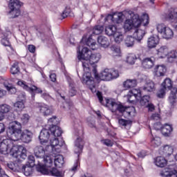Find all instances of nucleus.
<instances>
[{
  "mask_svg": "<svg viewBox=\"0 0 177 177\" xmlns=\"http://www.w3.org/2000/svg\"><path fill=\"white\" fill-rule=\"evenodd\" d=\"M145 32L144 30L137 29L133 33V37L136 38L138 41H142L145 37Z\"/></svg>",
  "mask_w": 177,
  "mask_h": 177,
  "instance_id": "obj_39",
  "label": "nucleus"
},
{
  "mask_svg": "<svg viewBox=\"0 0 177 177\" xmlns=\"http://www.w3.org/2000/svg\"><path fill=\"white\" fill-rule=\"evenodd\" d=\"M10 73L13 75L17 74L18 73H20V68L19 67V62H15L11 68H10Z\"/></svg>",
  "mask_w": 177,
  "mask_h": 177,
  "instance_id": "obj_44",
  "label": "nucleus"
},
{
  "mask_svg": "<svg viewBox=\"0 0 177 177\" xmlns=\"http://www.w3.org/2000/svg\"><path fill=\"white\" fill-rule=\"evenodd\" d=\"M154 70L157 77H164L167 73V68L164 65H157Z\"/></svg>",
  "mask_w": 177,
  "mask_h": 177,
  "instance_id": "obj_28",
  "label": "nucleus"
},
{
  "mask_svg": "<svg viewBox=\"0 0 177 177\" xmlns=\"http://www.w3.org/2000/svg\"><path fill=\"white\" fill-rule=\"evenodd\" d=\"M104 28L102 26L98 25L95 26L93 28V34L94 35H99V34H102L103 32Z\"/></svg>",
  "mask_w": 177,
  "mask_h": 177,
  "instance_id": "obj_49",
  "label": "nucleus"
},
{
  "mask_svg": "<svg viewBox=\"0 0 177 177\" xmlns=\"http://www.w3.org/2000/svg\"><path fill=\"white\" fill-rule=\"evenodd\" d=\"M161 87L166 91H171L172 88V80L169 78H167L161 84Z\"/></svg>",
  "mask_w": 177,
  "mask_h": 177,
  "instance_id": "obj_36",
  "label": "nucleus"
},
{
  "mask_svg": "<svg viewBox=\"0 0 177 177\" xmlns=\"http://www.w3.org/2000/svg\"><path fill=\"white\" fill-rule=\"evenodd\" d=\"M151 121H158L160 120V114L158 113H153L150 117Z\"/></svg>",
  "mask_w": 177,
  "mask_h": 177,
  "instance_id": "obj_63",
  "label": "nucleus"
},
{
  "mask_svg": "<svg viewBox=\"0 0 177 177\" xmlns=\"http://www.w3.org/2000/svg\"><path fill=\"white\" fill-rule=\"evenodd\" d=\"M66 80L69 85V96H75V95H77V89H75V84L74 83V81H73V79L70 77H67Z\"/></svg>",
  "mask_w": 177,
  "mask_h": 177,
  "instance_id": "obj_20",
  "label": "nucleus"
},
{
  "mask_svg": "<svg viewBox=\"0 0 177 177\" xmlns=\"http://www.w3.org/2000/svg\"><path fill=\"white\" fill-rule=\"evenodd\" d=\"M138 57H136L134 54H131L127 57V63L129 64H135V61L137 60Z\"/></svg>",
  "mask_w": 177,
  "mask_h": 177,
  "instance_id": "obj_51",
  "label": "nucleus"
},
{
  "mask_svg": "<svg viewBox=\"0 0 177 177\" xmlns=\"http://www.w3.org/2000/svg\"><path fill=\"white\" fill-rule=\"evenodd\" d=\"M138 85V81L136 79H128L123 82V86L125 89H130L131 88H135Z\"/></svg>",
  "mask_w": 177,
  "mask_h": 177,
  "instance_id": "obj_29",
  "label": "nucleus"
},
{
  "mask_svg": "<svg viewBox=\"0 0 177 177\" xmlns=\"http://www.w3.org/2000/svg\"><path fill=\"white\" fill-rule=\"evenodd\" d=\"M10 106L3 104L0 105V112L3 113V114H6V113H9L10 111Z\"/></svg>",
  "mask_w": 177,
  "mask_h": 177,
  "instance_id": "obj_46",
  "label": "nucleus"
},
{
  "mask_svg": "<svg viewBox=\"0 0 177 177\" xmlns=\"http://www.w3.org/2000/svg\"><path fill=\"white\" fill-rule=\"evenodd\" d=\"M80 168V160H77L76 162L74 164L73 167L71 168V171L73 172L77 171V170Z\"/></svg>",
  "mask_w": 177,
  "mask_h": 177,
  "instance_id": "obj_64",
  "label": "nucleus"
},
{
  "mask_svg": "<svg viewBox=\"0 0 177 177\" xmlns=\"http://www.w3.org/2000/svg\"><path fill=\"white\" fill-rule=\"evenodd\" d=\"M8 167L11 171H17V163L10 162L8 164Z\"/></svg>",
  "mask_w": 177,
  "mask_h": 177,
  "instance_id": "obj_59",
  "label": "nucleus"
},
{
  "mask_svg": "<svg viewBox=\"0 0 177 177\" xmlns=\"http://www.w3.org/2000/svg\"><path fill=\"white\" fill-rule=\"evenodd\" d=\"M113 37L115 39V42L116 44H121V42H122V40L124 39V35H122V34H121L118 32L115 34Z\"/></svg>",
  "mask_w": 177,
  "mask_h": 177,
  "instance_id": "obj_48",
  "label": "nucleus"
},
{
  "mask_svg": "<svg viewBox=\"0 0 177 177\" xmlns=\"http://www.w3.org/2000/svg\"><path fill=\"white\" fill-rule=\"evenodd\" d=\"M177 60V52L171 50L167 54V62L169 63H174Z\"/></svg>",
  "mask_w": 177,
  "mask_h": 177,
  "instance_id": "obj_37",
  "label": "nucleus"
},
{
  "mask_svg": "<svg viewBox=\"0 0 177 177\" xmlns=\"http://www.w3.org/2000/svg\"><path fill=\"white\" fill-rule=\"evenodd\" d=\"M110 72H111V80H114L120 77V73H118V71L114 70V69H110Z\"/></svg>",
  "mask_w": 177,
  "mask_h": 177,
  "instance_id": "obj_54",
  "label": "nucleus"
},
{
  "mask_svg": "<svg viewBox=\"0 0 177 177\" xmlns=\"http://www.w3.org/2000/svg\"><path fill=\"white\" fill-rule=\"evenodd\" d=\"M125 46L127 48H132L135 45V37L132 36H127L124 39Z\"/></svg>",
  "mask_w": 177,
  "mask_h": 177,
  "instance_id": "obj_41",
  "label": "nucleus"
},
{
  "mask_svg": "<svg viewBox=\"0 0 177 177\" xmlns=\"http://www.w3.org/2000/svg\"><path fill=\"white\" fill-rule=\"evenodd\" d=\"M75 153L77 154V157H80V154L82 153V149H84V140L81 138H77L75 142Z\"/></svg>",
  "mask_w": 177,
  "mask_h": 177,
  "instance_id": "obj_19",
  "label": "nucleus"
},
{
  "mask_svg": "<svg viewBox=\"0 0 177 177\" xmlns=\"http://www.w3.org/2000/svg\"><path fill=\"white\" fill-rule=\"evenodd\" d=\"M155 62L156 59H154V57H147L142 60V64L144 68H151L154 66Z\"/></svg>",
  "mask_w": 177,
  "mask_h": 177,
  "instance_id": "obj_23",
  "label": "nucleus"
},
{
  "mask_svg": "<svg viewBox=\"0 0 177 177\" xmlns=\"http://www.w3.org/2000/svg\"><path fill=\"white\" fill-rule=\"evenodd\" d=\"M17 85H19V86H21L22 88H24V89H26V91H28V92H35L36 93H42V91L41 90V88L35 86H32V87H30L28 86V85H27L26 82L19 81L17 82Z\"/></svg>",
  "mask_w": 177,
  "mask_h": 177,
  "instance_id": "obj_16",
  "label": "nucleus"
},
{
  "mask_svg": "<svg viewBox=\"0 0 177 177\" xmlns=\"http://www.w3.org/2000/svg\"><path fill=\"white\" fill-rule=\"evenodd\" d=\"M29 120H30V115H28V114L27 113L23 114L22 116L21 117V120L24 124H27Z\"/></svg>",
  "mask_w": 177,
  "mask_h": 177,
  "instance_id": "obj_60",
  "label": "nucleus"
},
{
  "mask_svg": "<svg viewBox=\"0 0 177 177\" xmlns=\"http://www.w3.org/2000/svg\"><path fill=\"white\" fill-rule=\"evenodd\" d=\"M4 86L7 89V91H8V92L11 93V95L15 94V93L17 91L16 88L10 84L9 85L4 84Z\"/></svg>",
  "mask_w": 177,
  "mask_h": 177,
  "instance_id": "obj_57",
  "label": "nucleus"
},
{
  "mask_svg": "<svg viewBox=\"0 0 177 177\" xmlns=\"http://www.w3.org/2000/svg\"><path fill=\"white\" fill-rule=\"evenodd\" d=\"M48 124L50 127H55V125H57V117L56 116H53L52 118L48 119Z\"/></svg>",
  "mask_w": 177,
  "mask_h": 177,
  "instance_id": "obj_53",
  "label": "nucleus"
},
{
  "mask_svg": "<svg viewBox=\"0 0 177 177\" xmlns=\"http://www.w3.org/2000/svg\"><path fill=\"white\" fill-rule=\"evenodd\" d=\"M97 96L98 100L102 106H106L109 107L112 113H115L116 114H120V115H124V117H133L135 115V107H127L122 104L121 102H115L113 99H103V95L100 91L97 92Z\"/></svg>",
  "mask_w": 177,
  "mask_h": 177,
  "instance_id": "obj_2",
  "label": "nucleus"
},
{
  "mask_svg": "<svg viewBox=\"0 0 177 177\" xmlns=\"http://www.w3.org/2000/svg\"><path fill=\"white\" fill-rule=\"evenodd\" d=\"M17 145H13V140L4 139L0 142V153L17 157Z\"/></svg>",
  "mask_w": 177,
  "mask_h": 177,
  "instance_id": "obj_4",
  "label": "nucleus"
},
{
  "mask_svg": "<svg viewBox=\"0 0 177 177\" xmlns=\"http://www.w3.org/2000/svg\"><path fill=\"white\" fill-rule=\"evenodd\" d=\"M45 165H41L38 167V172H41L43 175H49L50 176H56V177H62L63 176V172L59 171L57 169L53 167L52 169L49 170Z\"/></svg>",
  "mask_w": 177,
  "mask_h": 177,
  "instance_id": "obj_9",
  "label": "nucleus"
},
{
  "mask_svg": "<svg viewBox=\"0 0 177 177\" xmlns=\"http://www.w3.org/2000/svg\"><path fill=\"white\" fill-rule=\"evenodd\" d=\"M99 60H100L99 54H97V55L91 54V55H90V57L88 59V65L90 66V68H91V66H93V64L97 63V62H99Z\"/></svg>",
  "mask_w": 177,
  "mask_h": 177,
  "instance_id": "obj_38",
  "label": "nucleus"
},
{
  "mask_svg": "<svg viewBox=\"0 0 177 177\" xmlns=\"http://www.w3.org/2000/svg\"><path fill=\"white\" fill-rule=\"evenodd\" d=\"M28 165H26L22 166L21 171L26 175V176H30L31 174H32V167H37V170L38 171V168L39 167H42V164H41L40 160H35V158L34 156L30 155L28 157Z\"/></svg>",
  "mask_w": 177,
  "mask_h": 177,
  "instance_id": "obj_6",
  "label": "nucleus"
},
{
  "mask_svg": "<svg viewBox=\"0 0 177 177\" xmlns=\"http://www.w3.org/2000/svg\"><path fill=\"white\" fill-rule=\"evenodd\" d=\"M34 154L36 157L35 161H40V164H42V161H44V165L48 168H50L53 165V159L50 156H45V149L42 146H37L34 149Z\"/></svg>",
  "mask_w": 177,
  "mask_h": 177,
  "instance_id": "obj_5",
  "label": "nucleus"
},
{
  "mask_svg": "<svg viewBox=\"0 0 177 177\" xmlns=\"http://www.w3.org/2000/svg\"><path fill=\"white\" fill-rule=\"evenodd\" d=\"M149 15L146 13L142 15V20H140L139 15L131 12V19L125 21L124 28L127 31H130V30H132L133 27L138 28L140 25L146 27L147 26H149Z\"/></svg>",
  "mask_w": 177,
  "mask_h": 177,
  "instance_id": "obj_3",
  "label": "nucleus"
},
{
  "mask_svg": "<svg viewBox=\"0 0 177 177\" xmlns=\"http://www.w3.org/2000/svg\"><path fill=\"white\" fill-rule=\"evenodd\" d=\"M73 106H74V104H73L71 100H68L64 104V109H66V110H71Z\"/></svg>",
  "mask_w": 177,
  "mask_h": 177,
  "instance_id": "obj_55",
  "label": "nucleus"
},
{
  "mask_svg": "<svg viewBox=\"0 0 177 177\" xmlns=\"http://www.w3.org/2000/svg\"><path fill=\"white\" fill-rule=\"evenodd\" d=\"M161 133L164 136H169L171 135V131H172V126L165 124L161 128Z\"/></svg>",
  "mask_w": 177,
  "mask_h": 177,
  "instance_id": "obj_35",
  "label": "nucleus"
},
{
  "mask_svg": "<svg viewBox=\"0 0 177 177\" xmlns=\"http://www.w3.org/2000/svg\"><path fill=\"white\" fill-rule=\"evenodd\" d=\"M151 145V146H153V147H158V146L161 145V138H160L159 137H154L152 135Z\"/></svg>",
  "mask_w": 177,
  "mask_h": 177,
  "instance_id": "obj_45",
  "label": "nucleus"
},
{
  "mask_svg": "<svg viewBox=\"0 0 177 177\" xmlns=\"http://www.w3.org/2000/svg\"><path fill=\"white\" fill-rule=\"evenodd\" d=\"M21 132V123L17 121H14L10 123L8 129L7 131V135L9 138H11L12 140H15L20 136L19 134Z\"/></svg>",
  "mask_w": 177,
  "mask_h": 177,
  "instance_id": "obj_7",
  "label": "nucleus"
},
{
  "mask_svg": "<svg viewBox=\"0 0 177 177\" xmlns=\"http://www.w3.org/2000/svg\"><path fill=\"white\" fill-rule=\"evenodd\" d=\"M119 127L123 129H131L132 120L120 118L118 120Z\"/></svg>",
  "mask_w": 177,
  "mask_h": 177,
  "instance_id": "obj_24",
  "label": "nucleus"
},
{
  "mask_svg": "<svg viewBox=\"0 0 177 177\" xmlns=\"http://www.w3.org/2000/svg\"><path fill=\"white\" fill-rule=\"evenodd\" d=\"M50 136V129H43L39 134V139L40 140V142L41 145L43 143H47V142L49 140V138Z\"/></svg>",
  "mask_w": 177,
  "mask_h": 177,
  "instance_id": "obj_17",
  "label": "nucleus"
},
{
  "mask_svg": "<svg viewBox=\"0 0 177 177\" xmlns=\"http://www.w3.org/2000/svg\"><path fill=\"white\" fill-rule=\"evenodd\" d=\"M168 53H169L168 47H167L165 46H161L157 50V54L162 59L164 57H167V56H168Z\"/></svg>",
  "mask_w": 177,
  "mask_h": 177,
  "instance_id": "obj_32",
  "label": "nucleus"
},
{
  "mask_svg": "<svg viewBox=\"0 0 177 177\" xmlns=\"http://www.w3.org/2000/svg\"><path fill=\"white\" fill-rule=\"evenodd\" d=\"M71 10L69 8H66L65 10L61 15L62 19H66L68 15H70Z\"/></svg>",
  "mask_w": 177,
  "mask_h": 177,
  "instance_id": "obj_61",
  "label": "nucleus"
},
{
  "mask_svg": "<svg viewBox=\"0 0 177 177\" xmlns=\"http://www.w3.org/2000/svg\"><path fill=\"white\" fill-rule=\"evenodd\" d=\"M81 46H79V53L77 54V59L79 60H83L82 66L84 71L86 73L83 75L82 82L88 86L89 89L91 92H96V86H95V80L93 77H91V66H89V57L92 55V51H91L88 48L84 47L82 51H80Z\"/></svg>",
  "mask_w": 177,
  "mask_h": 177,
  "instance_id": "obj_1",
  "label": "nucleus"
},
{
  "mask_svg": "<svg viewBox=\"0 0 177 177\" xmlns=\"http://www.w3.org/2000/svg\"><path fill=\"white\" fill-rule=\"evenodd\" d=\"M49 129L51 135L55 136V138H59V136H62V134L63 133L62 129L57 125L49 127Z\"/></svg>",
  "mask_w": 177,
  "mask_h": 177,
  "instance_id": "obj_27",
  "label": "nucleus"
},
{
  "mask_svg": "<svg viewBox=\"0 0 177 177\" xmlns=\"http://www.w3.org/2000/svg\"><path fill=\"white\" fill-rule=\"evenodd\" d=\"M87 46H95V45H96V41L92 39L91 37H89L86 42Z\"/></svg>",
  "mask_w": 177,
  "mask_h": 177,
  "instance_id": "obj_58",
  "label": "nucleus"
},
{
  "mask_svg": "<svg viewBox=\"0 0 177 177\" xmlns=\"http://www.w3.org/2000/svg\"><path fill=\"white\" fill-rule=\"evenodd\" d=\"M102 142L104 145H105V146H107L108 147H111L113 145H114L112 140L109 139H105Z\"/></svg>",
  "mask_w": 177,
  "mask_h": 177,
  "instance_id": "obj_62",
  "label": "nucleus"
},
{
  "mask_svg": "<svg viewBox=\"0 0 177 177\" xmlns=\"http://www.w3.org/2000/svg\"><path fill=\"white\" fill-rule=\"evenodd\" d=\"M171 93L169 97V102L171 106V107H174V105L175 103H176V93H177V88L176 87H171Z\"/></svg>",
  "mask_w": 177,
  "mask_h": 177,
  "instance_id": "obj_26",
  "label": "nucleus"
},
{
  "mask_svg": "<svg viewBox=\"0 0 177 177\" xmlns=\"http://www.w3.org/2000/svg\"><path fill=\"white\" fill-rule=\"evenodd\" d=\"M142 97V93L140 90L133 88L129 91V94L127 95V99L129 102H135V100H139Z\"/></svg>",
  "mask_w": 177,
  "mask_h": 177,
  "instance_id": "obj_14",
  "label": "nucleus"
},
{
  "mask_svg": "<svg viewBox=\"0 0 177 177\" xmlns=\"http://www.w3.org/2000/svg\"><path fill=\"white\" fill-rule=\"evenodd\" d=\"M160 175L162 177H169L171 175V171L169 169H164L162 171H160Z\"/></svg>",
  "mask_w": 177,
  "mask_h": 177,
  "instance_id": "obj_56",
  "label": "nucleus"
},
{
  "mask_svg": "<svg viewBox=\"0 0 177 177\" xmlns=\"http://www.w3.org/2000/svg\"><path fill=\"white\" fill-rule=\"evenodd\" d=\"M105 32L109 37H114L117 34V27L110 25L105 28Z\"/></svg>",
  "mask_w": 177,
  "mask_h": 177,
  "instance_id": "obj_31",
  "label": "nucleus"
},
{
  "mask_svg": "<svg viewBox=\"0 0 177 177\" xmlns=\"http://www.w3.org/2000/svg\"><path fill=\"white\" fill-rule=\"evenodd\" d=\"M165 92H167V90H165L164 88L161 87L156 93L157 97H159V99L164 98L165 97Z\"/></svg>",
  "mask_w": 177,
  "mask_h": 177,
  "instance_id": "obj_52",
  "label": "nucleus"
},
{
  "mask_svg": "<svg viewBox=\"0 0 177 177\" xmlns=\"http://www.w3.org/2000/svg\"><path fill=\"white\" fill-rule=\"evenodd\" d=\"M17 140H21L24 143H30L32 140V132L28 129L21 131L19 137H17L14 142H17Z\"/></svg>",
  "mask_w": 177,
  "mask_h": 177,
  "instance_id": "obj_12",
  "label": "nucleus"
},
{
  "mask_svg": "<svg viewBox=\"0 0 177 177\" xmlns=\"http://www.w3.org/2000/svg\"><path fill=\"white\" fill-rule=\"evenodd\" d=\"M37 109L44 117H48L53 114V109L48 104H41L37 106Z\"/></svg>",
  "mask_w": 177,
  "mask_h": 177,
  "instance_id": "obj_13",
  "label": "nucleus"
},
{
  "mask_svg": "<svg viewBox=\"0 0 177 177\" xmlns=\"http://www.w3.org/2000/svg\"><path fill=\"white\" fill-rule=\"evenodd\" d=\"M111 50L112 51L113 56H121V49L118 47V46H112L111 47Z\"/></svg>",
  "mask_w": 177,
  "mask_h": 177,
  "instance_id": "obj_43",
  "label": "nucleus"
},
{
  "mask_svg": "<svg viewBox=\"0 0 177 177\" xmlns=\"http://www.w3.org/2000/svg\"><path fill=\"white\" fill-rule=\"evenodd\" d=\"M150 102V96L149 95H144L142 97H141L140 100V103L141 106H147L149 104Z\"/></svg>",
  "mask_w": 177,
  "mask_h": 177,
  "instance_id": "obj_47",
  "label": "nucleus"
},
{
  "mask_svg": "<svg viewBox=\"0 0 177 177\" xmlns=\"http://www.w3.org/2000/svg\"><path fill=\"white\" fill-rule=\"evenodd\" d=\"M97 42L101 45L102 48H109L110 46V41L109 39L104 36H100L97 38Z\"/></svg>",
  "mask_w": 177,
  "mask_h": 177,
  "instance_id": "obj_30",
  "label": "nucleus"
},
{
  "mask_svg": "<svg viewBox=\"0 0 177 177\" xmlns=\"http://www.w3.org/2000/svg\"><path fill=\"white\" fill-rule=\"evenodd\" d=\"M93 71L97 81H99V80H101L102 81H111V72L110 71V69L106 68L99 75L96 73V68H93Z\"/></svg>",
  "mask_w": 177,
  "mask_h": 177,
  "instance_id": "obj_11",
  "label": "nucleus"
},
{
  "mask_svg": "<svg viewBox=\"0 0 177 177\" xmlns=\"http://www.w3.org/2000/svg\"><path fill=\"white\" fill-rule=\"evenodd\" d=\"M54 164L55 167L62 168V167H63V164H64V158H63V156H56L55 159L54 160Z\"/></svg>",
  "mask_w": 177,
  "mask_h": 177,
  "instance_id": "obj_40",
  "label": "nucleus"
},
{
  "mask_svg": "<svg viewBox=\"0 0 177 177\" xmlns=\"http://www.w3.org/2000/svg\"><path fill=\"white\" fill-rule=\"evenodd\" d=\"M166 19L171 22L176 21L177 12L174 8H171L169 10L167 15H166Z\"/></svg>",
  "mask_w": 177,
  "mask_h": 177,
  "instance_id": "obj_25",
  "label": "nucleus"
},
{
  "mask_svg": "<svg viewBox=\"0 0 177 177\" xmlns=\"http://www.w3.org/2000/svg\"><path fill=\"white\" fill-rule=\"evenodd\" d=\"M157 30L160 32L165 39H171L174 37L172 30L167 27L165 24H160L157 26Z\"/></svg>",
  "mask_w": 177,
  "mask_h": 177,
  "instance_id": "obj_10",
  "label": "nucleus"
},
{
  "mask_svg": "<svg viewBox=\"0 0 177 177\" xmlns=\"http://www.w3.org/2000/svg\"><path fill=\"white\" fill-rule=\"evenodd\" d=\"M17 157H14V158H18V160H19L20 161H21V160H26L27 158V155H26V153L19 151V146H17Z\"/></svg>",
  "mask_w": 177,
  "mask_h": 177,
  "instance_id": "obj_50",
  "label": "nucleus"
},
{
  "mask_svg": "<svg viewBox=\"0 0 177 177\" xmlns=\"http://www.w3.org/2000/svg\"><path fill=\"white\" fill-rule=\"evenodd\" d=\"M160 42V37L158 35L151 36L147 40V46L149 49H153L158 45Z\"/></svg>",
  "mask_w": 177,
  "mask_h": 177,
  "instance_id": "obj_18",
  "label": "nucleus"
},
{
  "mask_svg": "<svg viewBox=\"0 0 177 177\" xmlns=\"http://www.w3.org/2000/svg\"><path fill=\"white\" fill-rule=\"evenodd\" d=\"M122 17H124V15L122 13L119 12L113 15H108L106 17H105V21L111 20L113 23H116L117 24H120V23H122Z\"/></svg>",
  "mask_w": 177,
  "mask_h": 177,
  "instance_id": "obj_15",
  "label": "nucleus"
},
{
  "mask_svg": "<svg viewBox=\"0 0 177 177\" xmlns=\"http://www.w3.org/2000/svg\"><path fill=\"white\" fill-rule=\"evenodd\" d=\"M174 153V148L169 145H165L160 149V154L165 157L171 156Z\"/></svg>",
  "mask_w": 177,
  "mask_h": 177,
  "instance_id": "obj_22",
  "label": "nucleus"
},
{
  "mask_svg": "<svg viewBox=\"0 0 177 177\" xmlns=\"http://www.w3.org/2000/svg\"><path fill=\"white\" fill-rule=\"evenodd\" d=\"M8 8L10 9L8 13L12 16V19H15V17H19V16H20V8H21V2H20V1L10 0Z\"/></svg>",
  "mask_w": 177,
  "mask_h": 177,
  "instance_id": "obj_8",
  "label": "nucleus"
},
{
  "mask_svg": "<svg viewBox=\"0 0 177 177\" xmlns=\"http://www.w3.org/2000/svg\"><path fill=\"white\" fill-rule=\"evenodd\" d=\"M24 101H17L14 104V108L16 111H23L24 109Z\"/></svg>",
  "mask_w": 177,
  "mask_h": 177,
  "instance_id": "obj_42",
  "label": "nucleus"
},
{
  "mask_svg": "<svg viewBox=\"0 0 177 177\" xmlns=\"http://www.w3.org/2000/svg\"><path fill=\"white\" fill-rule=\"evenodd\" d=\"M142 91L147 93H151L156 91V84L153 81L147 82L142 87Z\"/></svg>",
  "mask_w": 177,
  "mask_h": 177,
  "instance_id": "obj_21",
  "label": "nucleus"
},
{
  "mask_svg": "<svg viewBox=\"0 0 177 177\" xmlns=\"http://www.w3.org/2000/svg\"><path fill=\"white\" fill-rule=\"evenodd\" d=\"M50 145L46 146V151H48L49 148L51 149V150H53V149H55V147H57V146H59V147H62V146H63V145H59V139H57V138H54L53 139L50 140Z\"/></svg>",
  "mask_w": 177,
  "mask_h": 177,
  "instance_id": "obj_33",
  "label": "nucleus"
},
{
  "mask_svg": "<svg viewBox=\"0 0 177 177\" xmlns=\"http://www.w3.org/2000/svg\"><path fill=\"white\" fill-rule=\"evenodd\" d=\"M155 164L157 167H159L160 168H164V167L167 165V160L164 157L158 156L156 158Z\"/></svg>",
  "mask_w": 177,
  "mask_h": 177,
  "instance_id": "obj_34",
  "label": "nucleus"
}]
</instances>
